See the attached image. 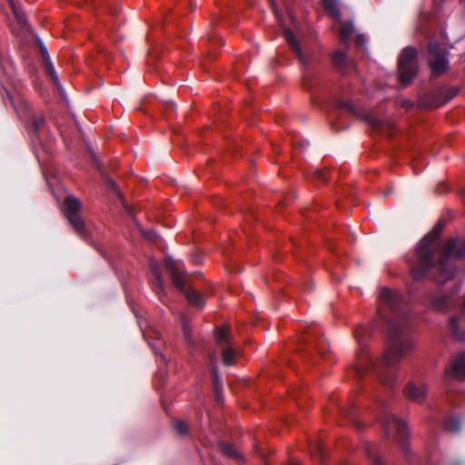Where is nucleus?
I'll list each match as a JSON object with an SVG mask.
<instances>
[{
  "instance_id": "obj_1",
  "label": "nucleus",
  "mask_w": 465,
  "mask_h": 465,
  "mask_svg": "<svg viewBox=\"0 0 465 465\" xmlns=\"http://www.w3.org/2000/svg\"><path fill=\"white\" fill-rule=\"evenodd\" d=\"M380 308H387L391 315L389 319L386 349L377 376L384 386H391L395 373L389 368L400 362L414 348L410 333V317L402 304L400 293L383 288L380 293Z\"/></svg>"
},
{
  "instance_id": "obj_2",
  "label": "nucleus",
  "mask_w": 465,
  "mask_h": 465,
  "mask_svg": "<svg viewBox=\"0 0 465 465\" xmlns=\"http://www.w3.org/2000/svg\"><path fill=\"white\" fill-rule=\"evenodd\" d=\"M442 225L437 223L432 231L424 236L417 246V261L411 264V275L416 281L424 277L444 283L454 276V260L465 254V243L455 239L449 240L440 249L438 262H434V253L439 250L438 238Z\"/></svg>"
},
{
  "instance_id": "obj_3",
  "label": "nucleus",
  "mask_w": 465,
  "mask_h": 465,
  "mask_svg": "<svg viewBox=\"0 0 465 465\" xmlns=\"http://www.w3.org/2000/svg\"><path fill=\"white\" fill-rule=\"evenodd\" d=\"M165 265L173 284L176 288L184 292L188 302L194 306L203 307L204 302L202 295L195 290H185L184 273L182 270L181 262L174 261L172 257H166Z\"/></svg>"
},
{
  "instance_id": "obj_4",
  "label": "nucleus",
  "mask_w": 465,
  "mask_h": 465,
  "mask_svg": "<svg viewBox=\"0 0 465 465\" xmlns=\"http://www.w3.org/2000/svg\"><path fill=\"white\" fill-rule=\"evenodd\" d=\"M371 333V327L364 324L359 325L354 331L359 351L356 353L355 363L352 368L357 375H361L372 367V361L367 352V339L370 337Z\"/></svg>"
},
{
  "instance_id": "obj_5",
  "label": "nucleus",
  "mask_w": 465,
  "mask_h": 465,
  "mask_svg": "<svg viewBox=\"0 0 465 465\" xmlns=\"http://www.w3.org/2000/svg\"><path fill=\"white\" fill-rule=\"evenodd\" d=\"M400 80L402 85H408L417 73V51L406 47L399 58Z\"/></svg>"
},
{
  "instance_id": "obj_6",
  "label": "nucleus",
  "mask_w": 465,
  "mask_h": 465,
  "mask_svg": "<svg viewBox=\"0 0 465 465\" xmlns=\"http://www.w3.org/2000/svg\"><path fill=\"white\" fill-rule=\"evenodd\" d=\"M448 51L445 46L431 41L429 45V64L434 75L442 74L449 67Z\"/></svg>"
},
{
  "instance_id": "obj_7",
  "label": "nucleus",
  "mask_w": 465,
  "mask_h": 465,
  "mask_svg": "<svg viewBox=\"0 0 465 465\" xmlns=\"http://www.w3.org/2000/svg\"><path fill=\"white\" fill-rule=\"evenodd\" d=\"M81 209L80 201L74 196L69 195L65 198L64 203V212L74 231L81 236L85 235L84 224L79 215Z\"/></svg>"
},
{
  "instance_id": "obj_8",
  "label": "nucleus",
  "mask_w": 465,
  "mask_h": 465,
  "mask_svg": "<svg viewBox=\"0 0 465 465\" xmlns=\"http://www.w3.org/2000/svg\"><path fill=\"white\" fill-rule=\"evenodd\" d=\"M381 422L387 434H392L394 431L399 440H403L407 433V428L404 421L396 418L387 409L382 411Z\"/></svg>"
},
{
  "instance_id": "obj_9",
  "label": "nucleus",
  "mask_w": 465,
  "mask_h": 465,
  "mask_svg": "<svg viewBox=\"0 0 465 465\" xmlns=\"http://www.w3.org/2000/svg\"><path fill=\"white\" fill-rule=\"evenodd\" d=\"M404 393L409 400L420 403L427 395V386L421 381L410 382L406 386Z\"/></svg>"
},
{
  "instance_id": "obj_10",
  "label": "nucleus",
  "mask_w": 465,
  "mask_h": 465,
  "mask_svg": "<svg viewBox=\"0 0 465 465\" xmlns=\"http://www.w3.org/2000/svg\"><path fill=\"white\" fill-rule=\"evenodd\" d=\"M447 375L457 380H465V352L454 358L450 367L447 370Z\"/></svg>"
},
{
  "instance_id": "obj_11",
  "label": "nucleus",
  "mask_w": 465,
  "mask_h": 465,
  "mask_svg": "<svg viewBox=\"0 0 465 465\" xmlns=\"http://www.w3.org/2000/svg\"><path fill=\"white\" fill-rule=\"evenodd\" d=\"M283 35L285 36L286 41L288 42L292 50L296 54L299 60L305 64L308 62L306 55L303 54L302 49L301 48L298 41L296 40L293 33L289 28L283 29Z\"/></svg>"
},
{
  "instance_id": "obj_12",
  "label": "nucleus",
  "mask_w": 465,
  "mask_h": 465,
  "mask_svg": "<svg viewBox=\"0 0 465 465\" xmlns=\"http://www.w3.org/2000/svg\"><path fill=\"white\" fill-rule=\"evenodd\" d=\"M449 330L457 340H464L465 319L462 316L450 318L449 322Z\"/></svg>"
},
{
  "instance_id": "obj_13",
  "label": "nucleus",
  "mask_w": 465,
  "mask_h": 465,
  "mask_svg": "<svg viewBox=\"0 0 465 465\" xmlns=\"http://www.w3.org/2000/svg\"><path fill=\"white\" fill-rule=\"evenodd\" d=\"M214 358H215L214 355H213L211 358L212 376L213 379V388H214L215 397H216L217 401H220L222 399L223 387H222V384L219 380V375H218V371H217V369L215 366Z\"/></svg>"
},
{
  "instance_id": "obj_14",
  "label": "nucleus",
  "mask_w": 465,
  "mask_h": 465,
  "mask_svg": "<svg viewBox=\"0 0 465 465\" xmlns=\"http://www.w3.org/2000/svg\"><path fill=\"white\" fill-rule=\"evenodd\" d=\"M9 100L15 110L17 112L18 116L21 118L25 116L26 111L28 109L26 102L21 96H10Z\"/></svg>"
},
{
  "instance_id": "obj_15",
  "label": "nucleus",
  "mask_w": 465,
  "mask_h": 465,
  "mask_svg": "<svg viewBox=\"0 0 465 465\" xmlns=\"http://www.w3.org/2000/svg\"><path fill=\"white\" fill-rule=\"evenodd\" d=\"M223 362L226 366L232 365L235 362L236 351L230 346L221 348Z\"/></svg>"
},
{
  "instance_id": "obj_16",
  "label": "nucleus",
  "mask_w": 465,
  "mask_h": 465,
  "mask_svg": "<svg viewBox=\"0 0 465 465\" xmlns=\"http://www.w3.org/2000/svg\"><path fill=\"white\" fill-rule=\"evenodd\" d=\"M215 339L217 344L223 348V346H227V343L231 340L230 333L228 330L224 327H219L215 331Z\"/></svg>"
},
{
  "instance_id": "obj_17",
  "label": "nucleus",
  "mask_w": 465,
  "mask_h": 465,
  "mask_svg": "<svg viewBox=\"0 0 465 465\" xmlns=\"http://www.w3.org/2000/svg\"><path fill=\"white\" fill-rule=\"evenodd\" d=\"M150 267H151L152 272L153 273V276H154V281L153 282V285L155 287H157L159 289V291L163 292V290H164L163 283L161 272H160V270H159V267H158L156 262L151 261Z\"/></svg>"
},
{
  "instance_id": "obj_18",
  "label": "nucleus",
  "mask_w": 465,
  "mask_h": 465,
  "mask_svg": "<svg viewBox=\"0 0 465 465\" xmlns=\"http://www.w3.org/2000/svg\"><path fill=\"white\" fill-rule=\"evenodd\" d=\"M13 14L21 25L26 24V18L25 13L21 10L20 6L15 2V0H8Z\"/></svg>"
},
{
  "instance_id": "obj_19",
  "label": "nucleus",
  "mask_w": 465,
  "mask_h": 465,
  "mask_svg": "<svg viewBox=\"0 0 465 465\" xmlns=\"http://www.w3.org/2000/svg\"><path fill=\"white\" fill-rule=\"evenodd\" d=\"M324 8L334 17L340 18L338 0H322Z\"/></svg>"
},
{
  "instance_id": "obj_20",
  "label": "nucleus",
  "mask_w": 465,
  "mask_h": 465,
  "mask_svg": "<svg viewBox=\"0 0 465 465\" xmlns=\"http://www.w3.org/2000/svg\"><path fill=\"white\" fill-rule=\"evenodd\" d=\"M44 64H45V68L47 74H49V76L51 77L53 82L56 84L57 87L60 88L61 84L59 81V77H58V74L54 69V66L52 61L51 60L45 61Z\"/></svg>"
},
{
  "instance_id": "obj_21",
  "label": "nucleus",
  "mask_w": 465,
  "mask_h": 465,
  "mask_svg": "<svg viewBox=\"0 0 465 465\" xmlns=\"http://www.w3.org/2000/svg\"><path fill=\"white\" fill-rule=\"evenodd\" d=\"M353 25L351 23H342L340 29L341 39L347 43L353 33Z\"/></svg>"
},
{
  "instance_id": "obj_22",
  "label": "nucleus",
  "mask_w": 465,
  "mask_h": 465,
  "mask_svg": "<svg viewBox=\"0 0 465 465\" xmlns=\"http://www.w3.org/2000/svg\"><path fill=\"white\" fill-rule=\"evenodd\" d=\"M220 450H221V451L223 454H225V455H227V456H229L231 458H235V459H241L242 458L241 454L237 450H235L233 449V447L232 445H230V444L221 443L220 444Z\"/></svg>"
},
{
  "instance_id": "obj_23",
  "label": "nucleus",
  "mask_w": 465,
  "mask_h": 465,
  "mask_svg": "<svg viewBox=\"0 0 465 465\" xmlns=\"http://www.w3.org/2000/svg\"><path fill=\"white\" fill-rule=\"evenodd\" d=\"M444 427L449 431L457 432L460 429V421L457 418H450L445 421Z\"/></svg>"
},
{
  "instance_id": "obj_24",
  "label": "nucleus",
  "mask_w": 465,
  "mask_h": 465,
  "mask_svg": "<svg viewBox=\"0 0 465 465\" xmlns=\"http://www.w3.org/2000/svg\"><path fill=\"white\" fill-rule=\"evenodd\" d=\"M347 61V55L343 51H336L332 55V62L336 66H341Z\"/></svg>"
},
{
  "instance_id": "obj_25",
  "label": "nucleus",
  "mask_w": 465,
  "mask_h": 465,
  "mask_svg": "<svg viewBox=\"0 0 465 465\" xmlns=\"http://www.w3.org/2000/svg\"><path fill=\"white\" fill-rule=\"evenodd\" d=\"M174 429L177 431V433L180 435H184L188 430L187 425L183 421H181V420L175 421Z\"/></svg>"
},
{
  "instance_id": "obj_26",
  "label": "nucleus",
  "mask_w": 465,
  "mask_h": 465,
  "mask_svg": "<svg viewBox=\"0 0 465 465\" xmlns=\"http://www.w3.org/2000/svg\"><path fill=\"white\" fill-rule=\"evenodd\" d=\"M39 48H40V53H41L44 62L51 60L48 50L43 43H40Z\"/></svg>"
},
{
  "instance_id": "obj_27",
  "label": "nucleus",
  "mask_w": 465,
  "mask_h": 465,
  "mask_svg": "<svg viewBox=\"0 0 465 465\" xmlns=\"http://www.w3.org/2000/svg\"><path fill=\"white\" fill-rule=\"evenodd\" d=\"M367 121L373 126V127H376V128H381V120H379L378 118H376L375 116L373 115H370L367 119Z\"/></svg>"
},
{
  "instance_id": "obj_28",
  "label": "nucleus",
  "mask_w": 465,
  "mask_h": 465,
  "mask_svg": "<svg viewBox=\"0 0 465 465\" xmlns=\"http://www.w3.org/2000/svg\"><path fill=\"white\" fill-rule=\"evenodd\" d=\"M327 343L325 341V340H321L318 344H317V350L319 351L320 354H323L325 351H327Z\"/></svg>"
},
{
  "instance_id": "obj_29",
  "label": "nucleus",
  "mask_w": 465,
  "mask_h": 465,
  "mask_svg": "<svg viewBox=\"0 0 465 465\" xmlns=\"http://www.w3.org/2000/svg\"><path fill=\"white\" fill-rule=\"evenodd\" d=\"M183 334L184 337L189 340L190 339V327L187 322H183Z\"/></svg>"
},
{
  "instance_id": "obj_30",
  "label": "nucleus",
  "mask_w": 465,
  "mask_h": 465,
  "mask_svg": "<svg viewBox=\"0 0 465 465\" xmlns=\"http://www.w3.org/2000/svg\"><path fill=\"white\" fill-rule=\"evenodd\" d=\"M143 233L148 239H153V237L155 236V232L153 231H144L143 232Z\"/></svg>"
},
{
  "instance_id": "obj_31",
  "label": "nucleus",
  "mask_w": 465,
  "mask_h": 465,
  "mask_svg": "<svg viewBox=\"0 0 465 465\" xmlns=\"http://www.w3.org/2000/svg\"><path fill=\"white\" fill-rule=\"evenodd\" d=\"M43 122H44V120H43V118H42V117H38V118H36V119L35 120V127L36 129L40 128V127H41V125H42V124H43Z\"/></svg>"
},
{
  "instance_id": "obj_32",
  "label": "nucleus",
  "mask_w": 465,
  "mask_h": 465,
  "mask_svg": "<svg viewBox=\"0 0 465 465\" xmlns=\"http://www.w3.org/2000/svg\"><path fill=\"white\" fill-rule=\"evenodd\" d=\"M315 175L320 180H325L324 174L320 170L315 171Z\"/></svg>"
},
{
  "instance_id": "obj_33",
  "label": "nucleus",
  "mask_w": 465,
  "mask_h": 465,
  "mask_svg": "<svg viewBox=\"0 0 465 465\" xmlns=\"http://www.w3.org/2000/svg\"><path fill=\"white\" fill-rule=\"evenodd\" d=\"M411 105H412V103L411 101L406 100V101L402 102V106L407 109L410 108Z\"/></svg>"
},
{
  "instance_id": "obj_34",
  "label": "nucleus",
  "mask_w": 465,
  "mask_h": 465,
  "mask_svg": "<svg viewBox=\"0 0 465 465\" xmlns=\"http://www.w3.org/2000/svg\"><path fill=\"white\" fill-rule=\"evenodd\" d=\"M269 1L271 2L272 5V6H274V5H275V1H274V0H269ZM273 11H274L275 15H276L277 17H279L278 11H277V9H276L275 7H273Z\"/></svg>"
},
{
  "instance_id": "obj_35",
  "label": "nucleus",
  "mask_w": 465,
  "mask_h": 465,
  "mask_svg": "<svg viewBox=\"0 0 465 465\" xmlns=\"http://www.w3.org/2000/svg\"><path fill=\"white\" fill-rule=\"evenodd\" d=\"M374 463L375 465H383L381 460L378 457L374 459Z\"/></svg>"
},
{
  "instance_id": "obj_36",
  "label": "nucleus",
  "mask_w": 465,
  "mask_h": 465,
  "mask_svg": "<svg viewBox=\"0 0 465 465\" xmlns=\"http://www.w3.org/2000/svg\"><path fill=\"white\" fill-rule=\"evenodd\" d=\"M316 448H317V450H319V452H321V451H322V447H321L320 445H316Z\"/></svg>"
},
{
  "instance_id": "obj_37",
  "label": "nucleus",
  "mask_w": 465,
  "mask_h": 465,
  "mask_svg": "<svg viewBox=\"0 0 465 465\" xmlns=\"http://www.w3.org/2000/svg\"><path fill=\"white\" fill-rule=\"evenodd\" d=\"M291 465H301V464L298 462H294V463H292Z\"/></svg>"
},
{
  "instance_id": "obj_38",
  "label": "nucleus",
  "mask_w": 465,
  "mask_h": 465,
  "mask_svg": "<svg viewBox=\"0 0 465 465\" xmlns=\"http://www.w3.org/2000/svg\"><path fill=\"white\" fill-rule=\"evenodd\" d=\"M454 465H460V464H454Z\"/></svg>"
}]
</instances>
